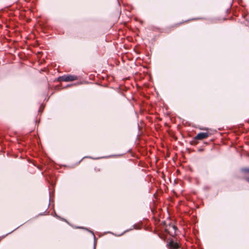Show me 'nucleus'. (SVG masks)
Returning a JSON list of instances; mask_svg holds the SVG:
<instances>
[{
  "mask_svg": "<svg viewBox=\"0 0 249 249\" xmlns=\"http://www.w3.org/2000/svg\"><path fill=\"white\" fill-rule=\"evenodd\" d=\"M154 232L162 240H165L168 235L172 238L167 243L166 247L168 249H181V244L176 236L178 235V230L176 224L172 222H163L157 225Z\"/></svg>",
  "mask_w": 249,
  "mask_h": 249,
  "instance_id": "1",
  "label": "nucleus"
},
{
  "mask_svg": "<svg viewBox=\"0 0 249 249\" xmlns=\"http://www.w3.org/2000/svg\"><path fill=\"white\" fill-rule=\"evenodd\" d=\"M211 133L209 132H201L197 134L190 142V144L192 145H196L198 143V140H202L208 138Z\"/></svg>",
  "mask_w": 249,
  "mask_h": 249,
  "instance_id": "2",
  "label": "nucleus"
},
{
  "mask_svg": "<svg viewBox=\"0 0 249 249\" xmlns=\"http://www.w3.org/2000/svg\"><path fill=\"white\" fill-rule=\"evenodd\" d=\"M78 80V76L75 75L65 74L59 76L55 80L57 82H72Z\"/></svg>",
  "mask_w": 249,
  "mask_h": 249,
  "instance_id": "3",
  "label": "nucleus"
},
{
  "mask_svg": "<svg viewBox=\"0 0 249 249\" xmlns=\"http://www.w3.org/2000/svg\"><path fill=\"white\" fill-rule=\"evenodd\" d=\"M45 176H46V178L48 181L52 183H53L56 179V178L53 173H51L48 177L47 174L45 173Z\"/></svg>",
  "mask_w": 249,
  "mask_h": 249,
  "instance_id": "4",
  "label": "nucleus"
},
{
  "mask_svg": "<svg viewBox=\"0 0 249 249\" xmlns=\"http://www.w3.org/2000/svg\"><path fill=\"white\" fill-rule=\"evenodd\" d=\"M242 171L245 175H249V168L244 169Z\"/></svg>",
  "mask_w": 249,
  "mask_h": 249,
  "instance_id": "5",
  "label": "nucleus"
},
{
  "mask_svg": "<svg viewBox=\"0 0 249 249\" xmlns=\"http://www.w3.org/2000/svg\"><path fill=\"white\" fill-rule=\"evenodd\" d=\"M37 0H24L26 2H31L33 3L34 5L35 4Z\"/></svg>",
  "mask_w": 249,
  "mask_h": 249,
  "instance_id": "6",
  "label": "nucleus"
},
{
  "mask_svg": "<svg viewBox=\"0 0 249 249\" xmlns=\"http://www.w3.org/2000/svg\"><path fill=\"white\" fill-rule=\"evenodd\" d=\"M43 54V53L42 52H38L36 53V55L37 56V57H40L41 55Z\"/></svg>",
  "mask_w": 249,
  "mask_h": 249,
  "instance_id": "7",
  "label": "nucleus"
},
{
  "mask_svg": "<svg viewBox=\"0 0 249 249\" xmlns=\"http://www.w3.org/2000/svg\"><path fill=\"white\" fill-rule=\"evenodd\" d=\"M94 170L96 171V172H98L100 171V169L98 168H94Z\"/></svg>",
  "mask_w": 249,
  "mask_h": 249,
  "instance_id": "8",
  "label": "nucleus"
},
{
  "mask_svg": "<svg viewBox=\"0 0 249 249\" xmlns=\"http://www.w3.org/2000/svg\"><path fill=\"white\" fill-rule=\"evenodd\" d=\"M246 180L249 183V177H247L246 178Z\"/></svg>",
  "mask_w": 249,
  "mask_h": 249,
  "instance_id": "9",
  "label": "nucleus"
},
{
  "mask_svg": "<svg viewBox=\"0 0 249 249\" xmlns=\"http://www.w3.org/2000/svg\"><path fill=\"white\" fill-rule=\"evenodd\" d=\"M177 173H179V170L178 169V170H177Z\"/></svg>",
  "mask_w": 249,
  "mask_h": 249,
  "instance_id": "10",
  "label": "nucleus"
},
{
  "mask_svg": "<svg viewBox=\"0 0 249 249\" xmlns=\"http://www.w3.org/2000/svg\"><path fill=\"white\" fill-rule=\"evenodd\" d=\"M181 249H183L182 248H181Z\"/></svg>",
  "mask_w": 249,
  "mask_h": 249,
  "instance_id": "11",
  "label": "nucleus"
}]
</instances>
